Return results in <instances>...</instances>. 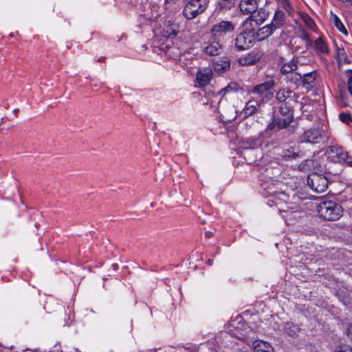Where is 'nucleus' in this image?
<instances>
[{
    "label": "nucleus",
    "mask_w": 352,
    "mask_h": 352,
    "mask_svg": "<svg viewBox=\"0 0 352 352\" xmlns=\"http://www.w3.org/2000/svg\"><path fill=\"white\" fill-rule=\"evenodd\" d=\"M318 216L327 221H336L342 216V206L333 201L321 202L318 206Z\"/></svg>",
    "instance_id": "f257e3e1"
},
{
    "label": "nucleus",
    "mask_w": 352,
    "mask_h": 352,
    "mask_svg": "<svg viewBox=\"0 0 352 352\" xmlns=\"http://www.w3.org/2000/svg\"><path fill=\"white\" fill-rule=\"evenodd\" d=\"M278 7L275 10L273 18L270 24L276 30L283 28L286 25L287 17L285 12L292 15L294 12V8L292 6L289 0H276Z\"/></svg>",
    "instance_id": "f03ea898"
},
{
    "label": "nucleus",
    "mask_w": 352,
    "mask_h": 352,
    "mask_svg": "<svg viewBox=\"0 0 352 352\" xmlns=\"http://www.w3.org/2000/svg\"><path fill=\"white\" fill-rule=\"evenodd\" d=\"M234 29L235 25L232 21L222 20L211 27L209 34L212 39L222 41L226 36L232 33Z\"/></svg>",
    "instance_id": "7ed1b4c3"
},
{
    "label": "nucleus",
    "mask_w": 352,
    "mask_h": 352,
    "mask_svg": "<svg viewBox=\"0 0 352 352\" xmlns=\"http://www.w3.org/2000/svg\"><path fill=\"white\" fill-rule=\"evenodd\" d=\"M297 65L294 58L287 63H283L280 66V73L285 76L284 80L289 83L296 85L301 78L300 73L296 72Z\"/></svg>",
    "instance_id": "20e7f679"
},
{
    "label": "nucleus",
    "mask_w": 352,
    "mask_h": 352,
    "mask_svg": "<svg viewBox=\"0 0 352 352\" xmlns=\"http://www.w3.org/2000/svg\"><path fill=\"white\" fill-rule=\"evenodd\" d=\"M208 0H188L183 9L187 19H192L202 13L208 7Z\"/></svg>",
    "instance_id": "39448f33"
},
{
    "label": "nucleus",
    "mask_w": 352,
    "mask_h": 352,
    "mask_svg": "<svg viewBox=\"0 0 352 352\" xmlns=\"http://www.w3.org/2000/svg\"><path fill=\"white\" fill-rule=\"evenodd\" d=\"M307 184L309 187L317 193H322L324 192L328 187L327 178L317 173L310 174L307 177Z\"/></svg>",
    "instance_id": "423d86ee"
},
{
    "label": "nucleus",
    "mask_w": 352,
    "mask_h": 352,
    "mask_svg": "<svg viewBox=\"0 0 352 352\" xmlns=\"http://www.w3.org/2000/svg\"><path fill=\"white\" fill-rule=\"evenodd\" d=\"M293 121V115H288L286 117L275 116L267 124L265 132L271 134L274 131H280L287 129Z\"/></svg>",
    "instance_id": "0eeeda50"
},
{
    "label": "nucleus",
    "mask_w": 352,
    "mask_h": 352,
    "mask_svg": "<svg viewBox=\"0 0 352 352\" xmlns=\"http://www.w3.org/2000/svg\"><path fill=\"white\" fill-rule=\"evenodd\" d=\"M328 159L335 163H344L349 159L348 153L338 145H332L327 150Z\"/></svg>",
    "instance_id": "6e6552de"
},
{
    "label": "nucleus",
    "mask_w": 352,
    "mask_h": 352,
    "mask_svg": "<svg viewBox=\"0 0 352 352\" xmlns=\"http://www.w3.org/2000/svg\"><path fill=\"white\" fill-rule=\"evenodd\" d=\"M254 36L250 33L242 31L235 38V46L240 50H245L253 44Z\"/></svg>",
    "instance_id": "1a4fd4ad"
},
{
    "label": "nucleus",
    "mask_w": 352,
    "mask_h": 352,
    "mask_svg": "<svg viewBox=\"0 0 352 352\" xmlns=\"http://www.w3.org/2000/svg\"><path fill=\"white\" fill-rule=\"evenodd\" d=\"M304 38L307 41L306 45L307 48L310 46H313L314 49L316 50V52L318 54H329L330 50L329 47L322 37L318 38L314 42H313L309 38L308 35H305Z\"/></svg>",
    "instance_id": "9d476101"
},
{
    "label": "nucleus",
    "mask_w": 352,
    "mask_h": 352,
    "mask_svg": "<svg viewBox=\"0 0 352 352\" xmlns=\"http://www.w3.org/2000/svg\"><path fill=\"white\" fill-rule=\"evenodd\" d=\"M221 41L217 39H210L203 44L202 48L204 53L209 56H217L220 54L222 50Z\"/></svg>",
    "instance_id": "9b49d317"
},
{
    "label": "nucleus",
    "mask_w": 352,
    "mask_h": 352,
    "mask_svg": "<svg viewBox=\"0 0 352 352\" xmlns=\"http://www.w3.org/2000/svg\"><path fill=\"white\" fill-rule=\"evenodd\" d=\"M280 186H282L281 182L271 178L269 181H265L262 184L263 188L266 191V194L270 196L280 194L282 192Z\"/></svg>",
    "instance_id": "f8f14e48"
},
{
    "label": "nucleus",
    "mask_w": 352,
    "mask_h": 352,
    "mask_svg": "<svg viewBox=\"0 0 352 352\" xmlns=\"http://www.w3.org/2000/svg\"><path fill=\"white\" fill-rule=\"evenodd\" d=\"M261 58V55L258 52L251 51L249 53L241 56L238 62L240 65L248 66L256 64Z\"/></svg>",
    "instance_id": "ddd939ff"
},
{
    "label": "nucleus",
    "mask_w": 352,
    "mask_h": 352,
    "mask_svg": "<svg viewBox=\"0 0 352 352\" xmlns=\"http://www.w3.org/2000/svg\"><path fill=\"white\" fill-rule=\"evenodd\" d=\"M322 135L318 129H309L305 131L301 137L302 142L316 144L320 142Z\"/></svg>",
    "instance_id": "4468645a"
},
{
    "label": "nucleus",
    "mask_w": 352,
    "mask_h": 352,
    "mask_svg": "<svg viewBox=\"0 0 352 352\" xmlns=\"http://www.w3.org/2000/svg\"><path fill=\"white\" fill-rule=\"evenodd\" d=\"M274 81L272 80L266 81L256 85L249 93L263 98L267 95L268 91L274 87Z\"/></svg>",
    "instance_id": "2eb2a0df"
},
{
    "label": "nucleus",
    "mask_w": 352,
    "mask_h": 352,
    "mask_svg": "<svg viewBox=\"0 0 352 352\" xmlns=\"http://www.w3.org/2000/svg\"><path fill=\"white\" fill-rule=\"evenodd\" d=\"M212 74V71L210 68L199 69L196 75V80L199 86H206L211 80Z\"/></svg>",
    "instance_id": "dca6fc26"
},
{
    "label": "nucleus",
    "mask_w": 352,
    "mask_h": 352,
    "mask_svg": "<svg viewBox=\"0 0 352 352\" xmlns=\"http://www.w3.org/2000/svg\"><path fill=\"white\" fill-rule=\"evenodd\" d=\"M258 6V0H241L239 8L244 14H249L255 11Z\"/></svg>",
    "instance_id": "f3484780"
},
{
    "label": "nucleus",
    "mask_w": 352,
    "mask_h": 352,
    "mask_svg": "<svg viewBox=\"0 0 352 352\" xmlns=\"http://www.w3.org/2000/svg\"><path fill=\"white\" fill-rule=\"evenodd\" d=\"M249 17L254 21L256 24L261 25L268 18V12L263 8H257L255 11L248 14Z\"/></svg>",
    "instance_id": "a211bd4d"
},
{
    "label": "nucleus",
    "mask_w": 352,
    "mask_h": 352,
    "mask_svg": "<svg viewBox=\"0 0 352 352\" xmlns=\"http://www.w3.org/2000/svg\"><path fill=\"white\" fill-rule=\"evenodd\" d=\"M254 352H274L272 346L267 342L256 340L252 342Z\"/></svg>",
    "instance_id": "6ab92c4d"
},
{
    "label": "nucleus",
    "mask_w": 352,
    "mask_h": 352,
    "mask_svg": "<svg viewBox=\"0 0 352 352\" xmlns=\"http://www.w3.org/2000/svg\"><path fill=\"white\" fill-rule=\"evenodd\" d=\"M275 31L276 30L274 29V28L270 23L267 24L258 30L256 32L258 39L263 40L265 38H267L270 36H271Z\"/></svg>",
    "instance_id": "aec40b11"
},
{
    "label": "nucleus",
    "mask_w": 352,
    "mask_h": 352,
    "mask_svg": "<svg viewBox=\"0 0 352 352\" xmlns=\"http://www.w3.org/2000/svg\"><path fill=\"white\" fill-rule=\"evenodd\" d=\"M259 107L258 102L256 100H250L246 102L243 109V113L245 117L250 116L255 113Z\"/></svg>",
    "instance_id": "412c9836"
},
{
    "label": "nucleus",
    "mask_w": 352,
    "mask_h": 352,
    "mask_svg": "<svg viewBox=\"0 0 352 352\" xmlns=\"http://www.w3.org/2000/svg\"><path fill=\"white\" fill-rule=\"evenodd\" d=\"M258 26V25L256 24L249 16L242 23L243 31L247 33H250L251 34H253L254 36L255 34V30Z\"/></svg>",
    "instance_id": "4be33fe9"
},
{
    "label": "nucleus",
    "mask_w": 352,
    "mask_h": 352,
    "mask_svg": "<svg viewBox=\"0 0 352 352\" xmlns=\"http://www.w3.org/2000/svg\"><path fill=\"white\" fill-rule=\"evenodd\" d=\"M302 78L300 81L302 80L304 85H307L310 86H313V84L314 83V81L316 79L317 73L316 71H312L311 72H308L306 74H302Z\"/></svg>",
    "instance_id": "5701e85b"
},
{
    "label": "nucleus",
    "mask_w": 352,
    "mask_h": 352,
    "mask_svg": "<svg viewBox=\"0 0 352 352\" xmlns=\"http://www.w3.org/2000/svg\"><path fill=\"white\" fill-rule=\"evenodd\" d=\"M331 21L334 23V25L340 32L346 35L348 34L347 30L345 28L344 24L342 23V21H340L338 16L331 14Z\"/></svg>",
    "instance_id": "b1692460"
},
{
    "label": "nucleus",
    "mask_w": 352,
    "mask_h": 352,
    "mask_svg": "<svg viewBox=\"0 0 352 352\" xmlns=\"http://www.w3.org/2000/svg\"><path fill=\"white\" fill-rule=\"evenodd\" d=\"M292 91L287 89H280L276 95V98L280 102H284L287 98H289Z\"/></svg>",
    "instance_id": "393cba45"
},
{
    "label": "nucleus",
    "mask_w": 352,
    "mask_h": 352,
    "mask_svg": "<svg viewBox=\"0 0 352 352\" xmlns=\"http://www.w3.org/2000/svg\"><path fill=\"white\" fill-rule=\"evenodd\" d=\"M296 327L292 322H286L284 325V331L289 336L295 333Z\"/></svg>",
    "instance_id": "a878e982"
},
{
    "label": "nucleus",
    "mask_w": 352,
    "mask_h": 352,
    "mask_svg": "<svg viewBox=\"0 0 352 352\" xmlns=\"http://www.w3.org/2000/svg\"><path fill=\"white\" fill-rule=\"evenodd\" d=\"M238 89V85L236 83H230L227 87H224L221 89V92L223 93V94L232 91H236Z\"/></svg>",
    "instance_id": "bb28decb"
},
{
    "label": "nucleus",
    "mask_w": 352,
    "mask_h": 352,
    "mask_svg": "<svg viewBox=\"0 0 352 352\" xmlns=\"http://www.w3.org/2000/svg\"><path fill=\"white\" fill-rule=\"evenodd\" d=\"M340 120L347 124L351 121V117L349 114L342 112L339 114Z\"/></svg>",
    "instance_id": "cd10ccee"
},
{
    "label": "nucleus",
    "mask_w": 352,
    "mask_h": 352,
    "mask_svg": "<svg viewBox=\"0 0 352 352\" xmlns=\"http://www.w3.org/2000/svg\"><path fill=\"white\" fill-rule=\"evenodd\" d=\"M289 109L287 107H283V104L279 107V112L283 116L282 117H286L288 115H290L289 113Z\"/></svg>",
    "instance_id": "c85d7f7f"
},
{
    "label": "nucleus",
    "mask_w": 352,
    "mask_h": 352,
    "mask_svg": "<svg viewBox=\"0 0 352 352\" xmlns=\"http://www.w3.org/2000/svg\"><path fill=\"white\" fill-rule=\"evenodd\" d=\"M347 89H348L349 92L352 96V72H351V75L348 78Z\"/></svg>",
    "instance_id": "c756f323"
},
{
    "label": "nucleus",
    "mask_w": 352,
    "mask_h": 352,
    "mask_svg": "<svg viewBox=\"0 0 352 352\" xmlns=\"http://www.w3.org/2000/svg\"><path fill=\"white\" fill-rule=\"evenodd\" d=\"M336 352H352V350L347 345H344L342 346H340V350Z\"/></svg>",
    "instance_id": "7c9ffc66"
},
{
    "label": "nucleus",
    "mask_w": 352,
    "mask_h": 352,
    "mask_svg": "<svg viewBox=\"0 0 352 352\" xmlns=\"http://www.w3.org/2000/svg\"><path fill=\"white\" fill-rule=\"evenodd\" d=\"M230 327H234V324H229V326L228 327V331H229V333H230L233 336H235L236 338H240L241 336H242L241 333H240V335L237 334L236 333H235L232 329H230Z\"/></svg>",
    "instance_id": "2f4dec72"
},
{
    "label": "nucleus",
    "mask_w": 352,
    "mask_h": 352,
    "mask_svg": "<svg viewBox=\"0 0 352 352\" xmlns=\"http://www.w3.org/2000/svg\"><path fill=\"white\" fill-rule=\"evenodd\" d=\"M344 163H345L346 166L352 168V159L350 156L349 159L346 160Z\"/></svg>",
    "instance_id": "473e14b6"
},
{
    "label": "nucleus",
    "mask_w": 352,
    "mask_h": 352,
    "mask_svg": "<svg viewBox=\"0 0 352 352\" xmlns=\"http://www.w3.org/2000/svg\"><path fill=\"white\" fill-rule=\"evenodd\" d=\"M175 0H165V3H171V2H173L175 1Z\"/></svg>",
    "instance_id": "72a5a7b5"
},
{
    "label": "nucleus",
    "mask_w": 352,
    "mask_h": 352,
    "mask_svg": "<svg viewBox=\"0 0 352 352\" xmlns=\"http://www.w3.org/2000/svg\"><path fill=\"white\" fill-rule=\"evenodd\" d=\"M13 112H14V113L16 116H17V113H18V112H19V109H15L14 110V111H13Z\"/></svg>",
    "instance_id": "f704fd0d"
},
{
    "label": "nucleus",
    "mask_w": 352,
    "mask_h": 352,
    "mask_svg": "<svg viewBox=\"0 0 352 352\" xmlns=\"http://www.w3.org/2000/svg\"><path fill=\"white\" fill-rule=\"evenodd\" d=\"M211 234H212V233H210V232H206V236L207 237H210Z\"/></svg>",
    "instance_id": "c9c22d12"
},
{
    "label": "nucleus",
    "mask_w": 352,
    "mask_h": 352,
    "mask_svg": "<svg viewBox=\"0 0 352 352\" xmlns=\"http://www.w3.org/2000/svg\"><path fill=\"white\" fill-rule=\"evenodd\" d=\"M305 162H306L307 164H311V163L312 162V161H311V160H306V161H305Z\"/></svg>",
    "instance_id": "e433bc0d"
},
{
    "label": "nucleus",
    "mask_w": 352,
    "mask_h": 352,
    "mask_svg": "<svg viewBox=\"0 0 352 352\" xmlns=\"http://www.w3.org/2000/svg\"><path fill=\"white\" fill-rule=\"evenodd\" d=\"M270 171V170H269V169H266V172H267V175L269 174Z\"/></svg>",
    "instance_id": "4c0bfd02"
},
{
    "label": "nucleus",
    "mask_w": 352,
    "mask_h": 352,
    "mask_svg": "<svg viewBox=\"0 0 352 352\" xmlns=\"http://www.w3.org/2000/svg\"><path fill=\"white\" fill-rule=\"evenodd\" d=\"M208 263L209 265H211L212 261H211L210 260H208Z\"/></svg>",
    "instance_id": "58836bf2"
},
{
    "label": "nucleus",
    "mask_w": 352,
    "mask_h": 352,
    "mask_svg": "<svg viewBox=\"0 0 352 352\" xmlns=\"http://www.w3.org/2000/svg\"><path fill=\"white\" fill-rule=\"evenodd\" d=\"M349 3L352 5V0H349Z\"/></svg>",
    "instance_id": "ea45409f"
},
{
    "label": "nucleus",
    "mask_w": 352,
    "mask_h": 352,
    "mask_svg": "<svg viewBox=\"0 0 352 352\" xmlns=\"http://www.w3.org/2000/svg\"><path fill=\"white\" fill-rule=\"evenodd\" d=\"M226 65L225 66V67H229V64L228 63H226Z\"/></svg>",
    "instance_id": "a19ab883"
}]
</instances>
